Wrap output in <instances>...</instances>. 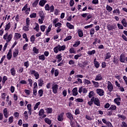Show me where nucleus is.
<instances>
[{
	"instance_id": "obj_1",
	"label": "nucleus",
	"mask_w": 127,
	"mask_h": 127,
	"mask_svg": "<svg viewBox=\"0 0 127 127\" xmlns=\"http://www.w3.org/2000/svg\"><path fill=\"white\" fill-rule=\"evenodd\" d=\"M3 39H4V40H5L7 43L10 42V41H11V40L12 39V34H8V33H6L3 36Z\"/></svg>"
},
{
	"instance_id": "obj_2",
	"label": "nucleus",
	"mask_w": 127,
	"mask_h": 127,
	"mask_svg": "<svg viewBox=\"0 0 127 127\" xmlns=\"http://www.w3.org/2000/svg\"><path fill=\"white\" fill-rule=\"evenodd\" d=\"M30 73L32 77H34L35 78L36 80H38V79H39L40 75L38 72L31 69L30 70Z\"/></svg>"
},
{
	"instance_id": "obj_3",
	"label": "nucleus",
	"mask_w": 127,
	"mask_h": 127,
	"mask_svg": "<svg viewBox=\"0 0 127 127\" xmlns=\"http://www.w3.org/2000/svg\"><path fill=\"white\" fill-rule=\"evenodd\" d=\"M59 86L56 83L53 82L52 85V89L54 94H57L58 93V88Z\"/></svg>"
},
{
	"instance_id": "obj_4",
	"label": "nucleus",
	"mask_w": 127,
	"mask_h": 127,
	"mask_svg": "<svg viewBox=\"0 0 127 127\" xmlns=\"http://www.w3.org/2000/svg\"><path fill=\"white\" fill-rule=\"evenodd\" d=\"M22 11L25 12L26 14H29L30 12V7H28V4H26L22 8Z\"/></svg>"
},
{
	"instance_id": "obj_5",
	"label": "nucleus",
	"mask_w": 127,
	"mask_h": 127,
	"mask_svg": "<svg viewBox=\"0 0 127 127\" xmlns=\"http://www.w3.org/2000/svg\"><path fill=\"white\" fill-rule=\"evenodd\" d=\"M45 10H47L48 11H49L50 10L51 12H54V6L53 5L50 6H49V4H46L45 5Z\"/></svg>"
},
{
	"instance_id": "obj_6",
	"label": "nucleus",
	"mask_w": 127,
	"mask_h": 127,
	"mask_svg": "<svg viewBox=\"0 0 127 127\" xmlns=\"http://www.w3.org/2000/svg\"><path fill=\"white\" fill-rule=\"evenodd\" d=\"M107 88L109 92H112L113 90H114V86L111 81H108L107 82Z\"/></svg>"
},
{
	"instance_id": "obj_7",
	"label": "nucleus",
	"mask_w": 127,
	"mask_h": 127,
	"mask_svg": "<svg viewBox=\"0 0 127 127\" xmlns=\"http://www.w3.org/2000/svg\"><path fill=\"white\" fill-rule=\"evenodd\" d=\"M96 92L97 94L99 95V96H100V97H102V96H104V95H105V91L103 89H97Z\"/></svg>"
},
{
	"instance_id": "obj_8",
	"label": "nucleus",
	"mask_w": 127,
	"mask_h": 127,
	"mask_svg": "<svg viewBox=\"0 0 127 127\" xmlns=\"http://www.w3.org/2000/svg\"><path fill=\"white\" fill-rule=\"evenodd\" d=\"M107 28L108 30H113V29H116L117 28V25L115 24L112 25L108 24L107 26Z\"/></svg>"
},
{
	"instance_id": "obj_9",
	"label": "nucleus",
	"mask_w": 127,
	"mask_h": 127,
	"mask_svg": "<svg viewBox=\"0 0 127 127\" xmlns=\"http://www.w3.org/2000/svg\"><path fill=\"white\" fill-rule=\"evenodd\" d=\"M122 98L121 97L116 98L114 99V103L117 105V106H121V101Z\"/></svg>"
},
{
	"instance_id": "obj_10",
	"label": "nucleus",
	"mask_w": 127,
	"mask_h": 127,
	"mask_svg": "<svg viewBox=\"0 0 127 127\" xmlns=\"http://www.w3.org/2000/svg\"><path fill=\"white\" fill-rule=\"evenodd\" d=\"M63 117H64V113H61L58 116V120L59 122H63V121L64 120V118H63Z\"/></svg>"
},
{
	"instance_id": "obj_11",
	"label": "nucleus",
	"mask_w": 127,
	"mask_h": 127,
	"mask_svg": "<svg viewBox=\"0 0 127 127\" xmlns=\"http://www.w3.org/2000/svg\"><path fill=\"white\" fill-rule=\"evenodd\" d=\"M72 96L76 97L78 95V88L77 87L74 88L72 90Z\"/></svg>"
},
{
	"instance_id": "obj_12",
	"label": "nucleus",
	"mask_w": 127,
	"mask_h": 127,
	"mask_svg": "<svg viewBox=\"0 0 127 127\" xmlns=\"http://www.w3.org/2000/svg\"><path fill=\"white\" fill-rule=\"evenodd\" d=\"M38 84L39 87H42L44 85V80H43V79L40 78L38 80Z\"/></svg>"
},
{
	"instance_id": "obj_13",
	"label": "nucleus",
	"mask_w": 127,
	"mask_h": 127,
	"mask_svg": "<svg viewBox=\"0 0 127 127\" xmlns=\"http://www.w3.org/2000/svg\"><path fill=\"white\" fill-rule=\"evenodd\" d=\"M11 57H12V55L11 53V49L9 50L8 53L7 54L6 58L8 60H10L11 59Z\"/></svg>"
},
{
	"instance_id": "obj_14",
	"label": "nucleus",
	"mask_w": 127,
	"mask_h": 127,
	"mask_svg": "<svg viewBox=\"0 0 127 127\" xmlns=\"http://www.w3.org/2000/svg\"><path fill=\"white\" fill-rule=\"evenodd\" d=\"M10 73H11L12 76H15V74H16V70H15V68L14 67H12L10 69Z\"/></svg>"
},
{
	"instance_id": "obj_15",
	"label": "nucleus",
	"mask_w": 127,
	"mask_h": 127,
	"mask_svg": "<svg viewBox=\"0 0 127 127\" xmlns=\"http://www.w3.org/2000/svg\"><path fill=\"white\" fill-rule=\"evenodd\" d=\"M103 79V76H102V74L101 73L98 74L96 75V77L95 79V81H101Z\"/></svg>"
},
{
	"instance_id": "obj_16",
	"label": "nucleus",
	"mask_w": 127,
	"mask_h": 127,
	"mask_svg": "<svg viewBox=\"0 0 127 127\" xmlns=\"http://www.w3.org/2000/svg\"><path fill=\"white\" fill-rule=\"evenodd\" d=\"M56 58L58 59L57 62L58 63H59V62H61L62 61V54H60L59 55H58Z\"/></svg>"
},
{
	"instance_id": "obj_17",
	"label": "nucleus",
	"mask_w": 127,
	"mask_h": 127,
	"mask_svg": "<svg viewBox=\"0 0 127 127\" xmlns=\"http://www.w3.org/2000/svg\"><path fill=\"white\" fill-rule=\"evenodd\" d=\"M66 116L70 121H73V115L70 112H68L66 114Z\"/></svg>"
},
{
	"instance_id": "obj_18",
	"label": "nucleus",
	"mask_w": 127,
	"mask_h": 127,
	"mask_svg": "<svg viewBox=\"0 0 127 127\" xmlns=\"http://www.w3.org/2000/svg\"><path fill=\"white\" fill-rule=\"evenodd\" d=\"M96 60H97V59H94V64L95 67H96V68L98 69V68L100 67V63H99L98 61H97Z\"/></svg>"
},
{
	"instance_id": "obj_19",
	"label": "nucleus",
	"mask_w": 127,
	"mask_h": 127,
	"mask_svg": "<svg viewBox=\"0 0 127 127\" xmlns=\"http://www.w3.org/2000/svg\"><path fill=\"white\" fill-rule=\"evenodd\" d=\"M66 26L67 28H69V29H74V25L71 24V23L69 22L66 23Z\"/></svg>"
},
{
	"instance_id": "obj_20",
	"label": "nucleus",
	"mask_w": 127,
	"mask_h": 127,
	"mask_svg": "<svg viewBox=\"0 0 127 127\" xmlns=\"http://www.w3.org/2000/svg\"><path fill=\"white\" fill-rule=\"evenodd\" d=\"M10 26H11V24L10 23V22L8 23L5 26L4 30H5L6 31H8V30H9L10 28Z\"/></svg>"
},
{
	"instance_id": "obj_21",
	"label": "nucleus",
	"mask_w": 127,
	"mask_h": 127,
	"mask_svg": "<svg viewBox=\"0 0 127 127\" xmlns=\"http://www.w3.org/2000/svg\"><path fill=\"white\" fill-rule=\"evenodd\" d=\"M40 18L39 19V23H40V24H42V23H43V21L44 20V17H45V16L44 15H40Z\"/></svg>"
},
{
	"instance_id": "obj_22",
	"label": "nucleus",
	"mask_w": 127,
	"mask_h": 127,
	"mask_svg": "<svg viewBox=\"0 0 127 127\" xmlns=\"http://www.w3.org/2000/svg\"><path fill=\"white\" fill-rule=\"evenodd\" d=\"M3 113L4 117H5L6 119H7V118H8V115H7L8 114L7 109L6 108H4L3 110Z\"/></svg>"
},
{
	"instance_id": "obj_23",
	"label": "nucleus",
	"mask_w": 127,
	"mask_h": 127,
	"mask_svg": "<svg viewBox=\"0 0 127 127\" xmlns=\"http://www.w3.org/2000/svg\"><path fill=\"white\" fill-rule=\"evenodd\" d=\"M113 13L114 14H117V15H120V14L121 13L120 9L119 8L115 9L113 11Z\"/></svg>"
},
{
	"instance_id": "obj_24",
	"label": "nucleus",
	"mask_w": 127,
	"mask_h": 127,
	"mask_svg": "<svg viewBox=\"0 0 127 127\" xmlns=\"http://www.w3.org/2000/svg\"><path fill=\"white\" fill-rule=\"evenodd\" d=\"M53 51L55 53H58L59 51L60 52V49L59 45L54 48Z\"/></svg>"
},
{
	"instance_id": "obj_25",
	"label": "nucleus",
	"mask_w": 127,
	"mask_h": 127,
	"mask_svg": "<svg viewBox=\"0 0 127 127\" xmlns=\"http://www.w3.org/2000/svg\"><path fill=\"white\" fill-rule=\"evenodd\" d=\"M94 104L97 106L98 107H100V100L98 98H95L94 99Z\"/></svg>"
},
{
	"instance_id": "obj_26",
	"label": "nucleus",
	"mask_w": 127,
	"mask_h": 127,
	"mask_svg": "<svg viewBox=\"0 0 127 127\" xmlns=\"http://www.w3.org/2000/svg\"><path fill=\"white\" fill-rule=\"evenodd\" d=\"M59 47L60 48V52L64 51V50H65V49H66V45H64L63 46H61L60 45H59Z\"/></svg>"
},
{
	"instance_id": "obj_27",
	"label": "nucleus",
	"mask_w": 127,
	"mask_h": 127,
	"mask_svg": "<svg viewBox=\"0 0 127 127\" xmlns=\"http://www.w3.org/2000/svg\"><path fill=\"white\" fill-rule=\"evenodd\" d=\"M121 23L123 24L124 27H127V20H126V18H124L122 20Z\"/></svg>"
},
{
	"instance_id": "obj_28",
	"label": "nucleus",
	"mask_w": 127,
	"mask_h": 127,
	"mask_svg": "<svg viewBox=\"0 0 127 127\" xmlns=\"http://www.w3.org/2000/svg\"><path fill=\"white\" fill-rule=\"evenodd\" d=\"M47 2L46 0H42L39 1V4L41 6H44L45 3Z\"/></svg>"
},
{
	"instance_id": "obj_29",
	"label": "nucleus",
	"mask_w": 127,
	"mask_h": 127,
	"mask_svg": "<svg viewBox=\"0 0 127 127\" xmlns=\"http://www.w3.org/2000/svg\"><path fill=\"white\" fill-rule=\"evenodd\" d=\"M79 37H83L84 34H83V31L81 29H78L77 31Z\"/></svg>"
},
{
	"instance_id": "obj_30",
	"label": "nucleus",
	"mask_w": 127,
	"mask_h": 127,
	"mask_svg": "<svg viewBox=\"0 0 127 127\" xmlns=\"http://www.w3.org/2000/svg\"><path fill=\"white\" fill-rule=\"evenodd\" d=\"M17 55H18V50L15 49L13 53V57H17Z\"/></svg>"
},
{
	"instance_id": "obj_31",
	"label": "nucleus",
	"mask_w": 127,
	"mask_h": 127,
	"mask_svg": "<svg viewBox=\"0 0 127 127\" xmlns=\"http://www.w3.org/2000/svg\"><path fill=\"white\" fill-rule=\"evenodd\" d=\"M21 37V34L20 33H16L14 34V38L15 39H19Z\"/></svg>"
},
{
	"instance_id": "obj_32",
	"label": "nucleus",
	"mask_w": 127,
	"mask_h": 127,
	"mask_svg": "<svg viewBox=\"0 0 127 127\" xmlns=\"http://www.w3.org/2000/svg\"><path fill=\"white\" fill-rule=\"evenodd\" d=\"M44 121L48 125H51L52 121L48 118H45Z\"/></svg>"
},
{
	"instance_id": "obj_33",
	"label": "nucleus",
	"mask_w": 127,
	"mask_h": 127,
	"mask_svg": "<svg viewBox=\"0 0 127 127\" xmlns=\"http://www.w3.org/2000/svg\"><path fill=\"white\" fill-rule=\"evenodd\" d=\"M120 60L121 62H122V63H125V56H124V55H121Z\"/></svg>"
},
{
	"instance_id": "obj_34",
	"label": "nucleus",
	"mask_w": 127,
	"mask_h": 127,
	"mask_svg": "<svg viewBox=\"0 0 127 127\" xmlns=\"http://www.w3.org/2000/svg\"><path fill=\"white\" fill-rule=\"evenodd\" d=\"M92 82L93 83L94 87H95L96 88H99V86H100L99 82L95 81L94 80H92Z\"/></svg>"
},
{
	"instance_id": "obj_35",
	"label": "nucleus",
	"mask_w": 127,
	"mask_h": 127,
	"mask_svg": "<svg viewBox=\"0 0 127 127\" xmlns=\"http://www.w3.org/2000/svg\"><path fill=\"white\" fill-rule=\"evenodd\" d=\"M38 2H39V0H35V1L32 4L33 7H36L37 5L38 4Z\"/></svg>"
},
{
	"instance_id": "obj_36",
	"label": "nucleus",
	"mask_w": 127,
	"mask_h": 127,
	"mask_svg": "<svg viewBox=\"0 0 127 127\" xmlns=\"http://www.w3.org/2000/svg\"><path fill=\"white\" fill-rule=\"evenodd\" d=\"M23 29L25 31H28L29 30V25L26 24L23 27Z\"/></svg>"
},
{
	"instance_id": "obj_37",
	"label": "nucleus",
	"mask_w": 127,
	"mask_h": 127,
	"mask_svg": "<svg viewBox=\"0 0 127 127\" xmlns=\"http://www.w3.org/2000/svg\"><path fill=\"white\" fill-rule=\"evenodd\" d=\"M112 54L111 53H107L105 55V59H109L111 58Z\"/></svg>"
},
{
	"instance_id": "obj_38",
	"label": "nucleus",
	"mask_w": 127,
	"mask_h": 127,
	"mask_svg": "<svg viewBox=\"0 0 127 127\" xmlns=\"http://www.w3.org/2000/svg\"><path fill=\"white\" fill-rule=\"evenodd\" d=\"M24 119H25L26 121H27V120H28V113H27V111L24 112Z\"/></svg>"
},
{
	"instance_id": "obj_39",
	"label": "nucleus",
	"mask_w": 127,
	"mask_h": 127,
	"mask_svg": "<svg viewBox=\"0 0 127 127\" xmlns=\"http://www.w3.org/2000/svg\"><path fill=\"white\" fill-rule=\"evenodd\" d=\"M106 9L109 12H110V11H112V10H113V7H111V6L109 5H107Z\"/></svg>"
},
{
	"instance_id": "obj_40",
	"label": "nucleus",
	"mask_w": 127,
	"mask_h": 127,
	"mask_svg": "<svg viewBox=\"0 0 127 127\" xmlns=\"http://www.w3.org/2000/svg\"><path fill=\"white\" fill-rule=\"evenodd\" d=\"M75 102H76V103H83L84 100L82 98H77L75 100Z\"/></svg>"
},
{
	"instance_id": "obj_41",
	"label": "nucleus",
	"mask_w": 127,
	"mask_h": 127,
	"mask_svg": "<svg viewBox=\"0 0 127 127\" xmlns=\"http://www.w3.org/2000/svg\"><path fill=\"white\" fill-rule=\"evenodd\" d=\"M94 95H95V93L93 91H90L88 94V98H92L93 97Z\"/></svg>"
},
{
	"instance_id": "obj_42",
	"label": "nucleus",
	"mask_w": 127,
	"mask_h": 127,
	"mask_svg": "<svg viewBox=\"0 0 127 127\" xmlns=\"http://www.w3.org/2000/svg\"><path fill=\"white\" fill-rule=\"evenodd\" d=\"M46 111H47V113L48 114H52V108H47L45 109Z\"/></svg>"
},
{
	"instance_id": "obj_43",
	"label": "nucleus",
	"mask_w": 127,
	"mask_h": 127,
	"mask_svg": "<svg viewBox=\"0 0 127 127\" xmlns=\"http://www.w3.org/2000/svg\"><path fill=\"white\" fill-rule=\"evenodd\" d=\"M44 115V110L43 109H40L39 112V116L40 117L42 116L43 115Z\"/></svg>"
},
{
	"instance_id": "obj_44",
	"label": "nucleus",
	"mask_w": 127,
	"mask_h": 127,
	"mask_svg": "<svg viewBox=\"0 0 127 127\" xmlns=\"http://www.w3.org/2000/svg\"><path fill=\"white\" fill-rule=\"evenodd\" d=\"M95 53H96V51L95 50L89 51L87 52V54H88V55H93V54H95Z\"/></svg>"
},
{
	"instance_id": "obj_45",
	"label": "nucleus",
	"mask_w": 127,
	"mask_h": 127,
	"mask_svg": "<svg viewBox=\"0 0 127 127\" xmlns=\"http://www.w3.org/2000/svg\"><path fill=\"white\" fill-rule=\"evenodd\" d=\"M39 59H40V60H42V61H44V60H45V56H44V55L39 56Z\"/></svg>"
},
{
	"instance_id": "obj_46",
	"label": "nucleus",
	"mask_w": 127,
	"mask_h": 127,
	"mask_svg": "<svg viewBox=\"0 0 127 127\" xmlns=\"http://www.w3.org/2000/svg\"><path fill=\"white\" fill-rule=\"evenodd\" d=\"M39 105H40V102H38L37 103H36V104L35 105V106L34 107V111L37 110V109H38V106H39Z\"/></svg>"
},
{
	"instance_id": "obj_47",
	"label": "nucleus",
	"mask_w": 127,
	"mask_h": 127,
	"mask_svg": "<svg viewBox=\"0 0 127 127\" xmlns=\"http://www.w3.org/2000/svg\"><path fill=\"white\" fill-rule=\"evenodd\" d=\"M51 28H52V25L51 24L49 26L48 29H47L46 30V32L47 33H49V32H50V31H51Z\"/></svg>"
},
{
	"instance_id": "obj_48",
	"label": "nucleus",
	"mask_w": 127,
	"mask_h": 127,
	"mask_svg": "<svg viewBox=\"0 0 127 127\" xmlns=\"http://www.w3.org/2000/svg\"><path fill=\"white\" fill-rule=\"evenodd\" d=\"M33 51L34 53H35V54H38V53H39V50L36 48V47H34L33 48Z\"/></svg>"
},
{
	"instance_id": "obj_49",
	"label": "nucleus",
	"mask_w": 127,
	"mask_h": 127,
	"mask_svg": "<svg viewBox=\"0 0 127 127\" xmlns=\"http://www.w3.org/2000/svg\"><path fill=\"white\" fill-rule=\"evenodd\" d=\"M71 39H72V36H68L64 40V41H68V40H71Z\"/></svg>"
},
{
	"instance_id": "obj_50",
	"label": "nucleus",
	"mask_w": 127,
	"mask_h": 127,
	"mask_svg": "<svg viewBox=\"0 0 127 127\" xmlns=\"http://www.w3.org/2000/svg\"><path fill=\"white\" fill-rule=\"evenodd\" d=\"M109 110L115 111V110H117V106L116 105H111L109 108Z\"/></svg>"
},
{
	"instance_id": "obj_51",
	"label": "nucleus",
	"mask_w": 127,
	"mask_h": 127,
	"mask_svg": "<svg viewBox=\"0 0 127 127\" xmlns=\"http://www.w3.org/2000/svg\"><path fill=\"white\" fill-rule=\"evenodd\" d=\"M94 104V97H93L90 101H89L88 102V104L89 105V106H92V105Z\"/></svg>"
},
{
	"instance_id": "obj_52",
	"label": "nucleus",
	"mask_w": 127,
	"mask_h": 127,
	"mask_svg": "<svg viewBox=\"0 0 127 127\" xmlns=\"http://www.w3.org/2000/svg\"><path fill=\"white\" fill-rule=\"evenodd\" d=\"M80 43L81 42H80V41H78L77 42H76L75 44H73V47H77L80 45Z\"/></svg>"
},
{
	"instance_id": "obj_53",
	"label": "nucleus",
	"mask_w": 127,
	"mask_h": 127,
	"mask_svg": "<svg viewBox=\"0 0 127 127\" xmlns=\"http://www.w3.org/2000/svg\"><path fill=\"white\" fill-rule=\"evenodd\" d=\"M90 35H92V36L93 35H94V34H95V29L94 28H91L90 30Z\"/></svg>"
},
{
	"instance_id": "obj_54",
	"label": "nucleus",
	"mask_w": 127,
	"mask_h": 127,
	"mask_svg": "<svg viewBox=\"0 0 127 127\" xmlns=\"http://www.w3.org/2000/svg\"><path fill=\"white\" fill-rule=\"evenodd\" d=\"M13 122V117L11 116L8 118V123L9 124H11Z\"/></svg>"
},
{
	"instance_id": "obj_55",
	"label": "nucleus",
	"mask_w": 127,
	"mask_h": 127,
	"mask_svg": "<svg viewBox=\"0 0 127 127\" xmlns=\"http://www.w3.org/2000/svg\"><path fill=\"white\" fill-rule=\"evenodd\" d=\"M34 29L38 32V31H39V25H38V24H36L35 27L34 28Z\"/></svg>"
},
{
	"instance_id": "obj_56",
	"label": "nucleus",
	"mask_w": 127,
	"mask_h": 127,
	"mask_svg": "<svg viewBox=\"0 0 127 127\" xmlns=\"http://www.w3.org/2000/svg\"><path fill=\"white\" fill-rule=\"evenodd\" d=\"M41 30L43 32H44L45 31V29H46V26L45 25H42L40 27Z\"/></svg>"
},
{
	"instance_id": "obj_57",
	"label": "nucleus",
	"mask_w": 127,
	"mask_h": 127,
	"mask_svg": "<svg viewBox=\"0 0 127 127\" xmlns=\"http://www.w3.org/2000/svg\"><path fill=\"white\" fill-rule=\"evenodd\" d=\"M55 27H62V23L60 22L57 23L55 24Z\"/></svg>"
},
{
	"instance_id": "obj_58",
	"label": "nucleus",
	"mask_w": 127,
	"mask_h": 127,
	"mask_svg": "<svg viewBox=\"0 0 127 127\" xmlns=\"http://www.w3.org/2000/svg\"><path fill=\"white\" fill-rule=\"evenodd\" d=\"M81 56H82V54H79L78 55H75L74 59H75V60H77V59H79V57H81Z\"/></svg>"
},
{
	"instance_id": "obj_59",
	"label": "nucleus",
	"mask_w": 127,
	"mask_h": 127,
	"mask_svg": "<svg viewBox=\"0 0 127 127\" xmlns=\"http://www.w3.org/2000/svg\"><path fill=\"white\" fill-rule=\"evenodd\" d=\"M38 94H39V95L40 96V97H42V96L43 95V90H42V89L39 90L38 91Z\"/></svg>"
},
{
	"instance_id": "obj_60",
	"label": "nucleus",
	"mask_w": 127,
	"mask_h": 127,
	"mask_svg": "<svg viewBox=\"0 0 127 127\" xmlns=\"http://www.w3.org/2000/svg\"><path fill=\"white\" fill-rule=\"evenodd\" d=\"M7 80V77L4 76L2 78V84H5V81Z\"/></svg>"
},
{
	"instance_id": "obj_61",
	"label": "nucleus",
	"mask_w": 127,
	"mask_h": 127,
	"mask_svg": "<svg viewBox=\"0 0 127 127\" xmlns=\"http://www.w3.org/2000/svg\"><path fill=\"white\" fill-rule=\"evenodd\" d=\"M84 84H87V85H90V84H91V81L87 79H84Z\"/></svg>"
},
{
	"instance_id": "obj_62",
	"label": "nucleus",
	"mask_w": 127,
	"mask_h": 127,
	"mask_svg": "<svg viewBox=\"0 0 127 127\" xmlns=\"http://www.w3.org/2000/svg\"><path fill=\"white\" fill-rule=\"evenodd\" d=\"M24 65L26 68H28L29 67V62L28 61L25 62Z\"/></svg>"
},
{
	"instance_id": "obj_63",
	"label": "nucleus",
	"mask_w": 127,
	"mask_h": 127,
	"mask_svg": "<svg viewBox=\"0 0 127 127\" xmlns=\"http://www.w3.org/2000/svg\"><path fill=\"white\" fill-rule=\"evenodd\" d=\"M75 116H77V115H80V110L79 109H75Z\"/></svg>"
},
{
	"instance_id": "obj_64",
	"label": "nucleus",
	"mask_w": 127,
	"mask_h": 127,
	"mask_svg": "<svg viewBox=\"0 0 127 127\" xmlns=\"http://www.w3.org/2000/svg\"><path fill=\"white\" fill-rule=\"evenodd\" d=\"M117 26L118 27V28L119 29H124V26H123L122 24L118 23L117 24Z\"/></svg>"
}]
</instances>
